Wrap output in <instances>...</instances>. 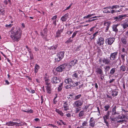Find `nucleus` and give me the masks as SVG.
I'll return each instance as SVG.
<instances>
[{
  "label": "nucleus",
  "mask_w": 128,
  "mask_h": 128,
  "mask_svg": "<svg viewBox=\"0 0 128 128\" xmlns=\"http://www.w3.org/2000/svg\"><path fill=\"white\" fill-rule=\"evenodd\" d=\"M22 31L18 26L12 27L10 31V37L14 41H18L21 38Z\"/></svg>",
  "instance_id": "obj_1"
},
{
  "label": "nucleus",
  "mask_w": 128,
  "mask_h": 128,
  "mask_svg": "<svg viewBox=\"0 0 128 128\" xmlns=\"http://www.w3.org/2000/svg\"><path fill=\"white\" fill-rule=\"evenodd\" d=\"M73 81L71 78H67L64 80V82L66 84H69L65 86V88L66 89L71 88L72 84H73Z\"/></svg>",
  "instance_id": "obj_2"
},
{
  "label": "nucleus",
  "mask_w": 128,
  "mask_h": 128,
  "mask_svg": "<svg viewBox=\"0 0 128 128\" xmlns=\"http://www.w3.org/2000/svg\"><path fill=\"white\" fill-rule=\"evenodd\" d=\"M112 31L117 33L119 30V32H122L123 30L121 26L119 24H117L113 25L112 27Z\"/></svg>",
  "instance_id": "obj_3"
},
{
  "label": "nucleus",
  "mask_w": 128,
  "mask_h": 128,
  "mask_svg": "<svg viewBox=\"0 0 128 128\" xmlns=\"http://www.w3.org/2000/svg\"><path fill=\"white\" fill-rule=\"evenodd\" d=\"M64 52H60L58 53L55 59L56 61L58 62L60 61L64 57Z\"/></svg>",
  "instance_id": "obj_4"
},
{
  "label": "nucleus",
  "mask_w": 128,
  "mask_h": 128,
  "mask_svg": "<svg viewBox=\"0 0 128 128\" xmlns=\"http://www.w3.org/2000/svg\"><path fill=\"white\" fill-rule=\"evenodd\" d=\"M47 29L46 28L44 29L43 30L40 32V35L42 36V38L45 40L47 39Z\"/></svg>",
  "instance_id": "obj_5"
},
{
  "label": "nucleus",
  "mask_w": 128,
  "mask_h": 128,
  "mask_svg": "<svg viewBox=\"0 0 128 128\" xmlns=\"http://www.w3.org/2000/svg\"><path fill=\"white\" fill-rule=\"evenodd\" d=\"M118 52L116 51L114 52L111 53L110 57V59L112 60H115L117 58Z\"/></svg>",
  "instance_id": "obj_6"
},
{
  "label": "nucleus",
  "mask_w": 128,
  "mask_h": 128,
  "mask_svg": "<svg viewBox=\"0 0 128 128\" xmlns=\"http://www.w3.org/2000/svg\"><path fill=\"white\" fill-rule=\"evenodd\" d=\"M66 66V64H63L57 67L56 69V70L58 72H62L64 70Z\"/></svg>",
  "instance_id": "obj_7"
},
{
  "label": "nucleus",
  "mask_w": 128,
  "mask_h": 128,
  "mask_svg": "<svg viewBox=\"0 0 128 128\" xmlns=\"http://www.w3.org/2000/svg\"><path fill=\"white\" fill-rule=\"evenodd\" d=\"M104 41V38L100 37L97 40V44L99 46H103Z\"/></svg>",
  "instance_id": "obj_8"
},
{
  "label": "nucleus",
  "mask_w": 128,
  "mask_h": 128,
  "mask_svg": "<svg viewBox=\"0 0 128 128\" xmlns=\"http://www.w3.org/2000/svg\"><path fill=\"white\" fill-rule=\"evenodd\" d=\"M61 81V79L59 77L55 76L51 79V82L53 84H56L59 83Z\"/></svg>",
  "instance_id": "obj_9"
},
{
  "label": "nucleus",
  "mask_w": 128,
  "mask_h": 128,
  "mask_svg": "<svg viewBox=\"0 0 128 128\" xmlns=\"http://www.w3.org/2000/svg\"><path fill=\"white\" fill-rule=\"evenodd\" d=\"M124 6H121V5H113L112 6H109L107 7H105L103 8V9L104 10H108V9H116L118 8H119L121 7H124Z\"/></svg>",
  "instance_id": "obj_10"
},
{
  "label": "nucleus",
  "mask_w": 128,
  "mask_h": 128,
  "mask_svg": "<svg viewBox=\"0 0 128 128\" xmlns=\"http://www.w3.org/2000/svg\"><path fill=\"white\" fill-rule=\"evenodd\" d=\"M82 73L80 71L78 70L75 72L72 75V76L76 78H79L82 77Z\"/></svg>",
  "instance_id": "obj_11"
},
{
  "label": "nucleus",
  "mask_w": 128,
  "mask_h": 128,
  "mask_svg": "<svg viewBox=\"0 0 128 128\" xmlns=\"http://www.w3.org/2000/svg\"><path fill=\"white\" fill-rule=\"evenodd\" d=\"M115 40V38H107L106 41V44L108 45H112Z\"/></svg>",
  "instance_id": "obj_12"
},
{
  "label": "nucleus",
  "mask_w": 128,
  "mask_h": 128,
  "mask_svg": "<svg viewBox=\"0 0 128 128\" xmlns=\"http://www.w3.org/2000/svg\"><path fill=\"white\" fill-rule=\"evenodd\" d=\"M64 30V27L61 26L59 30L58 29L56 32L55 36L56 38H58L61 36V33Z\"/></svg>",
  "instance_id": "obj_13"
},
{
  "label": "nucleus",
  "mask_w": 128,
  "mask_h": 128,
  "mask_svg": "<svg viewBox=\"0 0 128 128\" xmlns=\"http://www.w3.org/2000/svg\"><path fill=\"white\" fill-rule=\"evenodd\" d=\"M58 44H54L52 46L48 48L52 52L55 54L56 52V48L58 46Z\"/></svg>",
  "instance_id": "obj_14"
},
{
  "label": "nucleus",
  "mask_w": 128,
  "mask_h": 128,
  "mask_svg": "<svg viewBox=\"0 0 128 128\" xmlns=\"http://www.w3.org/2000/svg\"><path fill=\"white\" fill-rule=\"evenodd\" d=\"M82 104V102L80 100L75 101L73 104L74 106L75 107L80 106Z\"/></svg>",
  "instance_id": "obj_15"
},
{
  "label": "nucleus",
  "mask_w": 128,
  "mask_h": 128,
  "mask_svg": "<svg viewBox=\"0 0 128 128\" xmlns=\"http://www.w3.org/2000/svg\"><path fill=\"white\" fill-rule=\"evenodd\" d=\"M111 24L110 22L104 21V25L105 26L106 30L105 32H107L109 29L110 25Z\"/></svg>",
  "instance_id": "obj_16"
},
{
  "label": "nucleus",
  "mask_w": 128,
  "mask_h": 128,
  "mask_svg": "<svg viewBox=\"0 0 128 128\" xmlns=\"http://www.w3.org/2000/svg\"><path fill=\"white\" fill-rule=\"evenodd\" d=\"M126 16V14L123 15H120L118 16H117L115 18V19L116 20V21L121 20L122 19L124 18Z\"/></svg>",
  "instance_id": "obj_17"
},
{
  "label": "nucleus",
  "mask_w": 128,
  "mask_h": 128,
  "mask_svg": "<svg viewBox=\"0 0 128 128\" xmlns=\"http://www.w3.org/2000/svg\"><path fill=\"white\" fill-rule=\"evenodd\" d=\"M110 62V60L107 58H103L102 63L108 65Z\"/></svg>",
  "instance_id": "obj_18"
},
{
  "label": "nucleus",
  "mask_w": 128,
  "mask_h": 128,
  "mask_svg": "<svg viewBox=\"0 0 128 128\" xmlns=\"http://www.w3.org/2000/svg\"><path fill=\"white\" fill-rule=\"evenodd\" d=\"M69 15L67 13L61 17V20L62 22H66L68 19Z\"/></svg>",
  "instance_id": "obj_19"
},
{
  "label": "nucleus",
  "mask_w": 128,
  "mask_h": 128,
  "mask_svg": "<svg viewBox=\"0 0 128 128\" xmlns=\"http://www.w3.org/2000/svg\"><path fill=\"white\" fill-rule=\"evenodd\" d=\"M63 107L64 110L66 111L69 110V105L67 102H65L63 105Z\"/></svg>",
  "instance_id": "obj_20"
},
{
  "label": "nucleus",
  "mask_w": 128,
  "mask_h": 128,
  "mask_svg": "<svg viewBox=\"0 0 128 128\" xmlns=\"http://www.w3.org/2000/svg\"><path fill=\"white\" fill-rule=\"evenodd\" d=\"M121 26H122L124 29H125L128 27V20H125L123 22V23L121 24Z\"/></svg>",
  "instance_id": "obj_21"
},
{
  "label": "nucleus",
  "mask_w": 128,
  "mask_h": 128,
  "mask_svg": "<svg viewBox=\"0 0 128 128\" xmlns=\"http://www.w3.org/2000/svg\"><path fill=\"white\" fill-rule=\"evenodd\" d=\"M96 72L97 73L100 74V76H102L103 75L102 70L100 68H98L96 70Z\"/></svg>",
  "instance_id": "obj_22"
},
{
  "label": "nucleus",
  "mask_w": 128,
  "mask_h": 128,
  "mask_svg": "<svg viewBox=\"0 0 128 128\" xmlns=\"http://www.w3.org/2000/svg\"><path fill=\"white\" fill-rule=\"evenodd\" d=\"M127 37L126 36H124L121 39V41L124 45H126L127 43Z\"/></svg>",
  "instance_id": "obj_23"
},
{
  "label": "nucleus",
  "mask_w": 128,
  "mask_h": 128,
  "mask_svg": "<svg viewBox=\"0 0 128 128\" xmlns=\"http://www.w3.org/2000/svg\"><path fill=\"white\" fill-rule=\"evenodd\" d=\"M51 85L46 86V90L48 94H50L51 93Z\"/></svg>",
  "instance_id": "obj_24"
},
{
  "label": "nucleus",
  "mask_w": 128,
  "mask_h": 128,
  "mask_svg": "<svg viewBox=\"0 0 128 128\" xmlns=\"http://www.w3.org/2000/svg\"><path fill=\"white\" fill-rule=\"evenodd\" d=\"M17 122H14L11 121H9L8 122L6 123V124L7 125L10 126H13L15 124H17Z\"/></svg>",
  "instance_id": "obj_25"
},
{
  "label": "nucleus",
  "mask_w": 128,
  "mask_h": 128,
  "mask_svg": "<svg viewBox=\"0 0 128 128\" xmlns=\"http://www.w3.org/2000/svg\"><path fill=\"white\" fill-rule=\"evenodd\" d=\"M78 60L76 59H74L71 61L70 63V65L71 66H74L77 62Z\"/></svg>",
  "instance_id": "obj_26"
},
{
  "label": "nucleus",
  "mask_w": 128,
  "mask_h": 128,
  "mask_svg": "<svg viewBox=\"0 0 128 128\" xmlns=\"http://www.w3.org/2000/svg\"><path fill=\"white\" fill-rule=\"evenodd\" d=\"M116 106H114L113 107L112 110V114L116 115L118 114V113H117L116 112Z\"/></svg>",
  "instance_id": "obj_27"
},
{
  "label": "nucleus",
  "mask_w": 128,
  "mask_h": 128,
  "mask_svg": "<svg viewBox=\"0 0 128 128\" xmlns=\"http://www.w3.org/2000/svg\"><path fill=\"white\" fill-rule=\"evenodd\" d=\"M114 11H113V9H112L110 11H109L108 10H104L103 11V12L104 13H111L113 14L114 12Z\"/></svg>",
  "instance_id": "obj_28"
},
{
  "label": "nucleus",
  "mask_w": 128,
  "mask_h": 128,
  "mask_svg": "<svg viewBox=\"0 0 128 128\" xmlns=\"http://www.w3.org/2000/svg\"><path fill=\"white\" fill-rule=\"evenodd\" d=\"M118 94V92L114 90L112 91V95L113 97L116 96Z\"/></svg>",
  "instance_id": "obj_29"
},
{
  "label": "nucleus",
  "mask_w": 128,
  "mask_h": 128,
  "mask_svg": "<svg viewBox=\"0 0 128 128\" xmlns=\"http://www.w3.org/2000/svg\"><path fill=\"white\" fill-rule=\"evenodd\" d=\"M17 124H19L18 126H21L24 125H26V126L27 125L26 123L22 121H20L19 123H17Z\"/></svg>",
  "instance_id": "obj_30"
},
{
  "label": "nucleus",
  "mask_w": 128,
  "mask_h": 128,
  "mask_svg": "<svg viewBox=\"0 0 128 128\" xmlns=\"http://www.w3.org/2000/svg\"><path fill=\"white\" fill-rule=\"evenodd\" d=\"M80 84V82H76L74 83L73 82V84H72V87H74L78 86V85Z\"/></svg>",
  "instance_id": "obj_31"
},
{
  "label": "nucleus",
  "mask_w": 128,
  "mask_h": 128,
  "mask_svg": "<svg viewBox=\"0 0 128 128\" xmlns=\"http://www.w3.org/2000/svg\"><path fill=\"white\" fill-rule=\"evenodd\" d=\"M110 111H108L107 112L106 114L103 117H104V118H106V119H109V116L110 114Z\"/></svg>",
  "instance_id": "obj_32"
},
{
  "label": "nucleus",
  "mask_w": 128,
  "mask_h": 128,
  "mask_svg": "<svg viewBox=\"0 0 128 128\" xmlns=\"http://www.w3.org/2000/svg\"><path fill=\"white\" fill-rule=\"evenodd\" d=\"M126 69V68L124 66L122 65L120 67V70L123 72L125 71Z\"/></svg>",
  "instance_id": "obj_33"
},
{
  "label": "nucleus",
  "mask_w": 128,
  "mask_h": 128,
  "mask_svg": "<svg viewBox=\"0 0 128 128\" xmlns=\"http://www.w3.org/2000/svg\"><path fill=\"white\" fill-rule=\"evenodd\" d=\"M40 66L38 65L37 64L35 65V66L34 68V72L36 73L38 72V70Z\"/></svg>",
  "instance_id": "obj_34"
},
{
  "label": "nucleus",
  "mask_w": 128,
  "mask_h": 128,
  "mask_svg": "<svg viewBox=\"0 0 128 128\" xmlns=\"http://www.w3.org/2000/svg\"><path fill=\"white\" fill-rule=\"evenodd\" d=\"M116 68H112L110 70V74H111L113 75L116 72Z\"/></svg>",
  "instance_id": "obj_35"
},
{
  "label": "nucleus",
  "mask_w": 128,
  "mask_h": 128,
  "mask_svg": "<svg viewBox=\"0 0 128 128\" xmlns=\"http://www.w3.org/2000/svg\"><path fill=\"white\" fill-rule=\"evenodd\" d=\"M56 111L61 116H63L64 115V113L62 112V111L58 109H56Z\"/></svg>",
  "instance_id": "obj_36"
},
{
  "label": "nucleus",
  "mask_w": 128,
  "mask_h": 128,
  "mask_svg": "<svg viewBox=\"0 0 128 128\" xmlns=\"http://www.w3.org/2000/svg\"><path fill=\"white\" fill-rule=\"evenodd\" d=\"M122 115V119H128V117L126 115V113H124V114H121Z\"/></svg>",
  "instance_id": "obj_37"
},
{
  "label": "nucleus",
  "mask_w": 128,
  "mask_h": 128,
  "mask_svg": "<svg viewBox=\"0 0 128 128\" xmlns=\"http://www.w3.org/2000/svg\"><path fill=\"white\" fill-rule=\"evenodd\" d=\"M63 83H62L60 84V85L59 86L58 88V91L60 92V91L62 89V88Z\"/></svg>",
  "instance_id": "obj_38"
},
{
  "label": "nucleus",
  "mask_w": 128,
  "mask_h": 128,
  "mask_svg": "<svg viewBox=\"0 0 128 128\" xmlns=\"http://www.w3.org/2000/svg\"><path fill=\"white\" fill-rule=\"evenodd\" d=\"M74 94L73 93L71 94L70 95H68L67 96V98L68 99H70V100H72L73 98H74Z\"/></svg>",
  "instance_id": "obj_39"
},
{
  "label": "nucleus",
  "mask_w": 128,
  "mask_h": 128,
  "mask_svg": "<svg viewBox=\"0 0 128 128\" xmlns=\"http://www.w3.org/2000/svg\"><path fill=\"white\" fill-rule=\"evenodd\" d=\"M82 96L81 94H80L75 96L74 98V100H76L79 99Z\"/></svg>",
  "instance_id": "obj_40"
},
{
  "label": "nucleus",
  "mask_w": 128,
  "mask_h": 128,
  "mask_svg": "<svg viewBox=\"0 0 128 128\" xmlns=\"http://www.w3.org/2000/svg\"><path fill=\"white\" fill-rule=\"evenodd\" d=\"M95 122H89V126L91 127H94L95 126Z\"/></svg>",
  "instance_id": "obj_41"
},
{
  "label": "nucleus",
  "mask_w": 128,
  "mask_h": 128,
  "mask_svg": "<svg viewBox=\"0 0 128 128\" xmlns=\"http://www.w3.org/2000/svg\"><path fill=\"white\" fill-rule=\"evenodd\" d=\"M26 89L30 92L32 94H33L34 92V90H33L29 89L27 88H26Z\"/></svg>",
  "instance_id": "obj_42"
},
{
  "label": "nucleus",
  "mask_w": 128,
  "mask_h": 128,
  "mask_svg": "<svg viewBox=\"0 0 128 128\" xmlns=\"http://www.w3.org/2000/svg\"><path fill=\"white\" fill-rule=\"evenodd\" d=\"M73 41V40L71 39V37L66 42V43L68 44V43H70L72 42Z\"/></svg>",
  "instance_id": "obj_43"
},
{
  "label": "nucleus",
  "mask_w": 128,
  "mask_h": 128,
  "mask_svg": "<svg viewBox=\"0 0 128 128\" xmlns=\"http://www.w3.org/2000/svg\"><path fill=\"white\" fill-rule=\"evenodd\" d=\"M122 8H121L119 9V10H117L114 9H113V11H114V14L115 12H120V11H122Z\"/></svg>",
  "instance_id": "obj_44"
},
{
  "label": "nucleus",
  "mask_w": 128,
  "mask_h": 128,
  "mask_svg": "<svg viewBox=\"0 0 128 128\" xmlns=\"http://www.w3.org/2000/svg\"><path fill=\"white\" fill-rule=\"evenodd\" d=\"M84 111H81L79 114V116L80 117H81L84 116Z\"/></svg>",
  "instance_id": "obj_45"
},
{
  "label": "nucleus",
  "mask_w": 128,
  "mask_h": 128,
  "mask_svg": "<svg viewBox=\"0 0 128 128\" xmlns=\"http://www.w3.org/2000/svg\"><path fill=\"white\" fill-rule=\"evenodd\" d=\"M45 82L46 86H49L51 85L50 84V82L49 80H45Z\"/></svg>",
  "instance_id": "obj_46"
},
{
  "label": "nucleus",
  "mask_w": 128,
  "mask_h": 128,
  "mask_svg": "<svg viewBox=\"0 0 128 128\" xmlns=\"http://www.w3.org/2000/svg\"><path fill=\"white\" fill-rule=\"evenodd\" d=\"M98 32H96L92 36H91L90 37V39L91 40L93 39L94 38L96 37V34L97 33H98Z\"/></svg>",
  "instance_id": "obj_47"
},
{
  "label": "nucleus",
  "mask_w": 128,
  "mask_h": 128,
  "mask_svg": "<svg viewBox=\"0 0 128 128\" xmlns=\"http://www.w3.org/2000/svg\"><path fill=\"white\" fill-rule=\"evenodd\" d=\"M104 110L106 111H107L110 108V106L109 105L105 106H104Z\"/></svg>",
  "instance_id": "obj_48"
},
{
  "label": "nucleus",
  "mask_w": 128,
  "mask_h": 128,
  "mask_svg": "<svg viewBox=\"0 0 128 128\" xmlns=\"http://www.w3.org/2000/svg\"><path fill=\"white\" fill-rule=\"evenodd\" d=\"M88 122L86 121H84L82 123V126H81V127L83 128L82 126H87Z\"/></svg>",
  "instance_id": "obj_49"
},
{
  "label": "nucleus",
  "mask_w": 128,
  "mask_h": 128,
  "mask_svg": "<svg viewBox=\"0 0 128 128\" xmlns=\"http://www.w3.org/2000/svg\"><path fill=\"white\" fill-rule=\"evenodd\" d=\"M103 118L104 122L105 123L106 125L107 126H108L109 124L108 122L106 120L108 119H106V118H104V117H103Z\"/></svg>",
  "instance_id": "obj_50"
},
{
  "label": "nucleus",
  "mask_w": 128,
  "mask_h": 128,
  "mask_svg": "<svg viewBox=\"0 0 128 128\" xmlns=\"http://www.w3.org/2000/svg\"><path fill=\"white\" fill-rule=\"evenodd\" d=\"M103 58H100L99 60V64H101V66H102L103 64H102V63Z\"/></svg>",
  "instance_id": "obj_51"
},
{
  "label": "nucleus",
  "mask_w": 128,
  "mask_h": 128,
  "mask_svg": "<svg viewBox=\"0 0 128 128\" xmlns=\"http://www.w3.org/2000/svg\"><path fill=\"white\" fill-rule=\"evenodd\" d=\"M78 32V31H76V32H74L72 34V38H73L76 36V35Z\"/></svg>",
  "instance_id": "obj_52"
},
{
  "label": "nucleus",
  "mask_w": 128,
  "mask_h": 128,
  "mask_svg": "<svg viewBox=\"0 0 128 128\" xmlns=\"http://www.w3.org/2000/svg\"><path fill=\"white\" fill-rule=\"evenodd\" d=\"M12 24H10L9 25L6 24L5 25L6 27L7 28H9L12 26Z\"/></svg>",
  "instance_id": "obj_53"
},
{
  "label": "nucleus",
  "mask_w": 128,
  "mask_h": 128,
  "mask_svg": "<svg viewBox=\"0 0 128 128\" xmlns=\"http://www.w3.org/2000/svg\"><path fill=\"white\" fill-rule=\"evenodd\" d=\"M124 56L125 55H124L122 54H121V58L122 59V61L124 62L125 61V59L124 58Z\"/></svg>",
  "instance_id": "obj_54"
},
{
  "label": "nucleus",
  "mask_w": 128,
  "mask_h": 128,
  "mask_svg": "<svg viewBox=\"0 0 128 128\" xmlns=\"http://www.w3.org/2000/svg\"><path fill=\"white\" fill-rule=\"evenodd\" d=\"M57 17V15H55L53 16V17L51 18V19L53 21L54 20H56V18Z\"/></svg>",
  "instance_id": "obj_55"
},
{
  "label": "nucleus",
  "mask_w": 128,
  "mask_h": 128,
  "mask_svg": "<svg viewBox=\"0 0 128 128\" xmlns=\"http://www.w3.org/2000/svg\"><path fill=\"white\" fill-rule=\"evenodd\" d=\"M80 110V108H77L76 109V110L75 111L76 113L78 112H79Z\"/></svg>",
  "instance_id": "obj_56"
},
{
  "label": "nucleus",
  "mask_w": 128,
  "mask_h": 128,
  "mask_svg": "<svg viewBox=\"0 0 128 128\" xmlns=\"http://www.w3.org/2000/svg\"><path fill=\"white\" fill-rule=\"evenodd\" d=\"M41 103L42 104L43 103L44 101V98L43 96H41Z\"/></svg>",
  "instance_id": "obj_57"
},
{
  "label": "nucleus",
  "mask_w": 128,
  "mask_h": 128,
  "mask_svg": "<svg viewBox=\"0 0 128 128\" xmlns=\"http://www.w3.org/2000/svg\"><path fill=\"white\" fill-rule=\"evenodd\" d=\"M97 19H98L97 18H96V19H92V20H86V22H92V21H94V20H97Z\"/></svg>",
  "instance_id": "obj_58"
},
{
  "label": "nucleus",
  "mask_w": 128,
  "mask_h": 128,
  "mask_svg": "<svg viewBox=\"0 0 128 128\" xmlns=\"http://www.w3.org/2000/svg\"><path fill=\"white\" fill-rule=\"evenodd\" d=\"M81 47V46H78L77 48L76 49V51H79L80 50V48Z\"/></svg>",
  "instance_id": "obj_59"
},
{
  "label": "nucleus",
  "mask_w": 128,
  "mask_h": 128,
  "mask_svg": "<svg viewBox=\"0 0 128 128\" xmlns=\"http://www.w3.org/2000/svg\"><path fill=\"white\" fill-rule=\"evenodd\" d=\"M118 119H122L121 114L118 116Z\"/></svg>",
  "instance_id": "obj_60"
},
{
  "label": "nucleus",
  "mask_w": 128,
  "mask_h": 128,
  "mask_svg": "<svg viewBox=\"0 0 128 128\" xmlns=\"http://www.w3.org/2000/svg\"><path fill=\"white\" fill-rule=\"evenodd\" d=\"M66 116L68 117H70L71 116V115L70 113H68L66 114Z\"/></svg>",
  "instance_id": "obj_61"
},
{
  "label": "nucleus",
  "mask_w": 128,
  "mask_h": 128,
  "mask_svg": "<svg viewBox=\"0 0 128 128\" xmlns=\"http://www.w3.org/2000/svg\"><path fill=\"white\" fill-rule=\"evenodd\" d=\"M94 119L93 117H92L90 118V119L89 121V122H95V121L94 120Z\"/></svg>",
  "instance_id": "obj_62"
},
{
  "label": "nucleus",
  "mask_w": 128,
  "mask_h": 128,
  "mask_svg": "<svg viewBox=\"0 0 128 128\" xmlns=\"http://www.w3.org/2000/svg\"><path fill=\"white\" fill-rule=\"evenodd\" d=\"M124 121H125L124 120H118L117 122H118V123H122V122H124Z\"/></svg>",
  "instance_id": "obj_63"
},
{
  "label": "nucleus",
  "mask_w": 128,
  "mask_h": 128,
  "mask_svg": "<svg viewBox=\"0 0 128 128\" xmlns=\"http://www.w3.org/2000/svg\"><path fill=\"white\" fill-rule=\"evenodd\" d=\"M27 112L28 113H32L33 112V111L32 110H27Z\"/></svg>",
  "instance_id": "obj_64"
}]
</instances>
